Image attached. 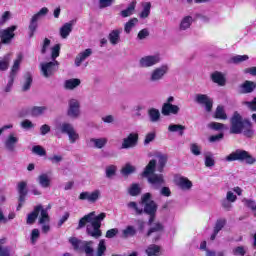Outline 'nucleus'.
<instances>
[{
  "label": "nucleus",
  "instance_id": "nucleus-48",
  "mask_svg": "<svg viewBox=\"0 0 256 256\" xmlns=\"http://www.w3.org/2000/svg\"><path fill=\"white\" fill-rule=\"evenodd\" d=\"M81 249H83L87 256H93V241H84Z\"/></svg>",
  "mask_w": 256,
  "mask_h": 256
},
{
  "label": "nucleus",
  "instance_id": "nucleus-16",
  "mask_svg": "<svg viewBox=\"0 0 256 256\" xmlns=\"http://www.w3.org/2000/svg\"><path fill=\"white\" fill-rule=\"evenodd\" d=\"M101 198V190L97 189L93 192H82L80 193L78 199L80 201H88V203H97L99 199Z\"/></svg>",
  "mask_w": 256,
  "mask_h": 256
},
{
  "label": "nucleus",
  "instance_id": "nucleus-12",
  "mask_svg": "<svg viewBox=\"0 0 256 256\" xmlns=\"http://www.w3.org/2000/svg\"><path fill=\"white\" fill-rule=\"evenodd\" d=\"M18 191V206L16 211H21V208L25 204V199H27V195H29V190L27 189V182L21 181L17 184Z\"/></svg>",
  "mask_w": 256,
  "mask_h": 256
},
{
  "label": "nucleus",
  "instance_id": "nucleus-10",
  "mask_svg": "<svg viewBox=\"0 0 256 256\" xmlns=\"http://www.w3.org/2000/svg\"><path fill=\"white\" fill-rule=\"evenodd\" d=\"M47 13H49V8L47 7H43L40 9L39 12H37L36 14H34L32 16V18L30 19V24L28 26L29 29V38L31 39L34 35H35V31H37V21H39V19H41V17H45V15H47Z\"/></svg>",
  "mask_w": 256,
  "mask_h": 256
},
{
  "label": "nucleus",
  "instance_id": "nucleus-33",
  "mask_svg": "<svg viewBox=\"0 0 256 256\" xmlns=\"http://www.w3.org/2000/svg\"><path fill=\"white\" fill-rule=\"evenodd\" d=\"M71 31H73V22L65 23L60 28V36L62 37V39H67V37H69V35L71 34Z\"/></svg>",
  "mask_w": 256,
  "mask_h": 256
},
{
  "label": "nucleus",
  "instance_id": "nucleus-54",
  "mask_svg": "<svg viewBox=\"0 0 256 256\" xmlns=\"http://www.w3.org/2000/svg\"><path fill=\"white\" fill-rule=\"evenodd\" d=\"M207 127L208 129H212V131H223V129H225V124L219 122H210Z\"/></svg>",
  "mask_w": 256,
  "mask_h": 256
},
{
  "label": "nucleus",
  "instance_id": "nucleus-59",
  "mask_svg": "<svg viewBox=\"0 0 256 256\" xmlns=\"http://www.w3.org/2000/svg\"><path fill=\"white\" fill-rule=\"evenodd\" d=\"M105 251H107V246L105 245V240H100L97 248V256H103Z\"/></svg>",
  "mask_w": 256,
  "mask_h": 256
},
{
  "label": "nucleus",
  "instance_id": "nucleus-28",
  "mask_svg": "<svg viewBox=\"0 0 256 256\" xmlns=\"http://www.w3.org/2000/svg\"><path fill=\"white\" fill-rule=\"evenodd\" d=\"M37 182L43 189H48V187H51V178H49L47 173L40 174L37 178Z\"/></svg>",
  "mask_w": 256,
  "mask_h": 256
},
{
  "label": "nucleus",
  "instance_id": "nucleus-43",
  "mask_svg": "<svg viewBox=\"0 0 256 256\" xmlns=\"http://www.w3.org/2000/svg\"><path fill=\"white\" fill-rule=\"evenodd\" d=\"M167 165V155H158V164L156 169L159 173H163V169Z\"/></svg>",
  "mask_w": 256,
  "mask_h": 256
},
{
  "label": "nucleus",
  "instance_id": "nucleus-2",
  "mask_svg": "<svg viewBox=\"0 0 256 256\" xmlns=\"http://www.w3.org/2000/svg\"><path fill=\"white\" fill-rule=\"evenodd\" d=\"M230 133L232 135H241L243 133L244 137L251 138L255 134L251 122L249 120H244L239 112H234L230 119Z\"/></svg>",
  "mask_w": 256,
  "mask_h": 256
},
{
  "label": "nucleus",
  "instance_id": "nucleus-40",
  "mask_svg": "<svg viewBox=\"0 0 256 256\" xmlns=\"http://www.w3.org/2000/svg\"><path fill=\"white\" fill-rule=\"evenodd\" d=\"M7 238L0 239V256H11V247L5 246Z\"/></svg>",
  "mask_w": 256,
  "mask_h": 256
},
{
  "label": "nucleus",
  "instance_id": "nucleus-24",
  "mask_svg": "<svg viewBox=\"0 0 256 256\" xmlns=\"http://www.w3.org/2000/svg\"><path fill=\"white\" fill-rule=\"evenodd\" d=\"M211 79L213 83H217V85H220V87H225V83H227L225 74L219 71H215L214 73H212Z\"/></svg>",
  "mask_w": 256,
  "mask_h": 256
},
{
  "label": "nucleus",
  "instance_id": "nucleus-9",
  "mask_svg": "<svg viewBox=\"0 0 256 256\" xmlns=\"http://www.w3.org/2000/svg\"><path fill=\"white\" fill-rule=\"evenodd\" d=\"M66 115L70 119H79L81 117V102L75 98L68 101V109Z\"/></svg>",
  "mask_w": 256,
  "mask_h": 256
},
{
  "label": "nucleus",
  "instance_id": "nucleus-60",
  "mask_svg": "<svg viewBox=\"0 0 256 256\" xmlns=\"http://www.w3.org/2000/svg\"><path fill=\"white\" fill-rule=\"evenodd\" d=\"M127 207H129V209H134L136 215H143V209L139 208L137 202H129Z\"/></svg>",
  "mask_w": 256,
  "mask_h": 256
},
{
  "label": "nucleus",
  "instance_id": "nucleus-34",
  "mask_svg": "<svg viewBox=\"0 0 256 256\" xmlns=\"http://www.w3.org/2000/svg\"><path fill=\"white\" fill-rule=\"evenodd\" d=\"M243 61H249L248 55H236L227 60L228 65H239Z\"/></svg>",
  "mask_w": 256,
  "mask_h": 256
},
{
  "label": "nucleus",
  "instance_id": "nucleus-21",
  "mask_svg": "<svg viewBox=\"0 0 256 256\" xmlns=\"http://www.w3.org/2000/svg\"><path fill=\"white\" fill-rule=\"evenodd\" d=\"M17 143H19V138L15 134H10L4 142L5 149L10 153H14Z\"/></svg>",
  "mask_w": 256,
  "mask_h": 256
},
{
  "label": "nucleus",
  "instance_id": "nucleus-39",
  "mask_svg": "<svg viewBox=\"0 0 256 256\" xmlns=\"http://www.w3.org/2000/svg\"><path fill=\"white\" fill-rule=\"evenodd\" d=\"M135 7H137V1L131 2L126 9L120 12L121 17H131L135 13Z\"/></svg>",
  "mask_w": 256,
  "mask_h": 256
},
{
  "label": "nucleus",
  "instance_id": "nucleus-30",
  "mask_svg": "<svg viewBox=\"0 0 256 256\" xmlns=\"http://www.w3.org/2000/svg\"><path fill=\"white\" fill-rule=\"evenodd\" d=\"M240 87H241L242 93L244 94L253 93V91H255L256 89V82H253L251 80H246L244 81L243 84H241Z\"/></svg>",
  "mask_w": 256,
  "mask_h": 256
},
{
  "label": "nucleus",
  "instance_id": "nucleus-20",
  "mask_svg": "<svg viewBox=\"0 0 256 256\" xmlns=\"http://www.w3.org/2000/svg\"><path fill=\"white\" fill-rule=\"evenodd\" d=\"M179 111H181L179 106L170 103H164L161 109V113L164 117H169V115H179Z\"/></svg>",
  "mask_w": 256,
  "mask_h": 256
},
{
  "label": "nucleus",
  "instance_id": "nucleus-38",
  "mask_svg": "<svg viewBox=\"0 0 256 256\" xmlns=\"http://www.w3.org/2000/svg\"><path fill=\"white\" fill-rule=\"evenodd\" d=\"M108 39L111 43V45H117L119 41H121V30L116 29L112 30L110 34L108 35Z\"/></svg>",
  "mask_w": 256,
  "mask_h": 256
},
{
  "label": "nucleus",
  "instance_id": "nucleus-52",
  "mask_svg": "<svg viewBox=\"0 0 256 256\" xmlns=\"http://www.w3.org/2000/svg\"><path fill=\"white\" fill-rule=\"evenodd\" d=\"M242 203H244L245 207H247L248 209H251V211L254 212V217H256V202H255V200L244 198L242 200Z\"/></svg>",
  "mask_w": 256,
  "mask_h": 256
},
{
  "label": "nucleus",
  "instance_id": "nucleus-42",
  "mask_svg": "<svg viewBox=\"0 0 256 256\" xmlns=\"http://www.w3.org/2000/svg\"><path fill=\"white\" fill-rule=\"evenodd\" d=\"M11 63V54H6L0 57V71H7Z\"/></svg>",
  "mask_w": 256,
  "mask_h": 256
},
{
  "label": "nucleus",
  "instance_id": "nucleus-61",
  "mask_svg": "<svg viewBox=\"0 0 256 256\" xmlns=\"http://www.w3.org/2000/svg\"><path fill=\"white\" fill-rule=\"evenodd\" d=\"M233 255L235 256H245L247 250H245L244 246H238L232 250Z\"/></svg>",
  "mask_w": 256,
  "mask_h": 256
},
{
  "label": "nucleus",
  "instance_id": "nucleus-31",
  "mask_svg": "<svg viewBox=\"0 0 256 256\" xmlns=\"http://www.w3.org/2000/svg\"><path fill=\"white\" fill-rule=\"evenodd\" d=\"M31 85H33V74L31 72H26L24 74V82L22 84V91L26 92L31 89Z\"/></svg>",
  "mask_w": 256,
  "mask_h": 256
},
{
  "label": "nucleus",
  "instance_id": "nucleus-29",
  "mask_svg": "<svg viewBox=\"0 0 256 256\" xmlns=\"http://www.w3.org/2000/svg\"><path fill=\"white\" fill-rule=\"evenodd\" d=\"M79 85H81V80L79 78L68 79L64 82V89L73 91V89H77Z\"/></svg>",
  "mask_w": 256,
  "mask_h": 256
},
{
  "label": "nucleus",
  "instance_id": "nucleus-5",
  "mask_svg": "<svg viewBox=\"0 0 256 256\" xmlns=\"http://www.w3.org/2000/svg\"><path fill=\"white\" fill-rule=\"evenodd\" d=\"M58 131L62 133V135H67L71 144L77 143L79 141V133L75 130L73 124L69 122H63L58 126Z\"/></svg>",
  "mask_w": 256,
  "mask_h": 256
},
{
  "label": "nucleus",
  "instance_id": "nucleus-36",
  "mask_svg": "<svg viewBox=\"0 0 256 256\" xmlns=\"http://www.w3.org/2000/svg\"><path fill=\"white\" fill-rule=\"evenodd\" d=\"M40 217L38 220L39 225H45V223H50L51 217L49 216V212H47V209L43 208V205H41L40 209Z\"/></svg>",
  "mask_w": 256,
  "mask_h": 256
},
{
  "label": "nucleus",
  "instance_id": "nucleus-27",
  "mask_svg": "<svg viewBox=\"0 0 256 256\" xmlns=\"http://www.w3.org/2000/svg\"><path fill=\"white\" fill-rule=\"evenodd\" d=\"M176 185L183 191H189L193 187V183L185 177H179L176 179Z\"/></svg>",
  "mask_w": 256,
  "mask_h": 256
},
{
  "label": "nucleus",
  "instance_id": "nucleus-8",
  "mask_svg": "<svg viewBox=\"0 0 256 256\" xmlns=\"http://www.w3.org/2000/svg\"><path fill=\"white\" fill-rule=\"evenodd\" d=\"M167 73H169V65L163 64L160 67H156L150 72V75H149L150 83H159V81H163Z\"/></svg>",
  "mask_w": 256,
  "mask_h": 256
},
{
  "label": "nucleus",
  "instance_id": "nucleus-64",
  "mask_svg": "<svg viewBox=\"0 0 256 256\" xmlns=\"http://www.w3.org/2000/svg\"><path fill=\"white\" fill-rule=\"evenodd\" d=\"M155 137H157V134H155V132H150L146 134L144 139V145H149V143H153V141H155Z\"/></svg>",
  "mask_w": 256,
  "mask_h": 256
},
{
  "label": "nucleus",
  "instance_id": "nucleus-23",
  "mask_svg": "<svg viewBox=\"0 0 256 256\" xmlns=\"http://www.w3.org/2000/svg\"><path fill=\"white\" fill-rule=\"evenodd\" d=\"M155 169H157V160L152 159L142 172V177L148 178L151 177V175H155Z\"/></svg>",
  "mask_w": 256,
  "mask_h": 256
},
{
  "label": "nucleus",
  "instance_id": "nucleus-25",
  "mask_svg": "<svg viewBox=\"0 0 256 256\" xmlns=\"http://www.w3.org/2000/svg\"><path fill=\"white\" fill-rule=\"evenodd\" d=\"M40 211H41V204L34 207L33 211L27 215V219H26L27 225H33V223L37 221Z\"/></svg>",
  "mask_w": 256,
  "mask_h": 256
},
{
  "label": "nucleus",
  "instance_id": "nucleus-26",
  "mask_svg": "<svg viewBox=\"0 0 256 256\" xmlns=\"http://www.w3.org/2000/svg\"><path fill=\"white\" fill-rule=\"evenodd\" d=\"M191 25H193V17L192 16H184L178 26L179 31H187V29H191Z\"/></svg>",
  "mask_w": 256,
  "mask_h": 256
},
{
  "label": "nucleus",
  "instance_id": "nucleus-62",
  "mask_svg": "<svg viewBox=\"0 0 256 256\" xmlns=\"http://www.w3.org/2000/svg\"><path fill=\"white\" fill-rule=\"evenodd\" d=\"M190 151L192 155H195L196 157L201 155V146H198L197 143L190 144Z\"/></svg>",
  "mask_w": 256,
  "mask_h": 256
},
{
  "label": "nucleus",
  "instance_id": "nucleus-49",
  "mask_svg": "<svg viewBox=\"0 0 256 256\" xmlns=\"http://www.w3.org/2000/svg\"><path fill=\"white\" fill-rule=\"evenodd\" d=\"M128 193L131 197H137L141 195V187L137 183H133L128 189Z\"/></svg>",
  "mask_w": 256,
  "mask_h": 256
},
{
  "label": "nucleus",
  "instance_id": "nucleus-19",
  "mask_svg": "<svg viewBox=\"0 0 256 256\" xmlns=\"http://www.w3.org/2000/svg\"><path fill=\"white\" fill-rule=\"evenodd\" d=\"M225 225H227L226 218H219L216 220L213 227V232L210 236V241H215V239H217V235H219V232L225 228Z\"/></svg>",
  "mask_w": 256,
  "mask_h": 256
},
{
  "label": "nucleus",
  "instance_id": "nucleus-17",
  "mask_svg": "<svg viewBox=\"0 0 256 256\" xmlns=\"http://www.w3.org/2000/svg\"><path fill=\"white\" fill-rule=\"evenodd\" d=\"M139 143V134L130 133L126 138L123 139L121 149H131L137 147Z\"/></svg>",
  "mask_w": 256,
  "mask_h": 256
},
{
  "label": "nucleus",
  "instance_id": "nucleus-53",
  "mask_svg": "<svg viewBox=\"0 0 256 256\" xmlns=\"http://www.w3.org/2000/svg\"><path fill=\"white\" fill-rule=\"evenodd\" d=\"M117 175V166L109 165L106 167V177L107 179H111Z\"/></svg>",
  "mask_w": 256,
  "mask_h": 256
},
{
  "label": "nucleus",
  "instance_id": "nucleus-4",
  "mask_svg": "<svg viewBox=\"0 0 256 256\" xmlns=\"http://www.w3.org/2000/svg\"><path fill=\"white\" fill-rule=\"evenodd\" d=\"M226 161H240L241 163L245 161L246 165H255L256 158L246 150L237 149L226 157Z\"/></svg>",
  "mask_w": 256,
  "mask_h": 256
},
{
  "label": "nucleus",
  "instance_id": "nucleus-22",
  "mask_svg": "<svg viewBox=\"0 0 256 256\" xmlns=\"http://www.w3.org/2000/svg\"><path fill=\"white\" fill-rule=\"evenodd\" d=\"M91 55H93V50L91 48H87L86 50L80 52L75 58V66L81 67V63H83L85 59H88V57H91Z\"/></svg>",
  "mask_w": 256,
  "mask_h": 256
},
{
  "label": "nucleus",
  "instance_id": "nucleus-37",
  "mask_svg": "<svg viewBox=\"0 0 256 256\" xmlns=\"http://www.w3.org/2000/svg\"><path fill=\"white\" fill-rule=\"evenodd\" d=\"M148 117L151 123H157L161 120V112L157 108H150L148 110Z\"/></svg>",
  "mask_w": 256,
  "mask_h": 256
},
{
  "label": "nucleus",
  "instance_id": "nucleus-55",
  "mask_svg": "<svg viewBox=\"0 0 256 256\" xmlns=\"http://www.w3.org/2000/svg\"><path fill=\"white\" fill-rule=\"evenodd\" d=\"M205 167H215V159H213V154L208 152L205 154Z\"/></svg>",
  "mask_w": 256,
  "mask_h": 256
},
{
  "label": "nucleus",
  "instance_id": "nucleus-1",
  "mask_svg": "<svg viewBox=\"0 0 256 256\" xmlns=\"http://www.w3.org/2000/svg\"><path fill=\"white\" fill-rule=\"evenodd\" d=\"M107 214L105 212L95 215V211H92L84 215L78 222L77 230L86 227V234L93 239H99L103 236L101 231V222L105 221Z\"/></svg>",
  "mask_w": 256,
  "mask_h": 256
},
{
  "label": "nucleus",
  "instance_id": "nucleus-35",
  "mask_svg": "<svg viewBox=\"0 0 256 256\" xmlns=\"http://www.w3.org/2000/svg\"><path fill=\"white\" fill-rule=\"evenodd\" d=\"M185 129V126L181 124H170L168 126L169 133H178L180 137H183V135H185Z\"/></svg>",
  "mask_w": 256,
  "mask_h": 256
},
{
  "label": "nucleus",
  "instance_id": "nucleus-11",
  "mask_svg": "<svg viewBox=\"0 0 256 256\" xmlns=\"http://www.w3.org/2000/svg\"><path fill=\"white\" fill-rule=\"evenodd\" d=\"M22 61H23V54H18L17 59L14 60L13 66L11 68L9 81L5 88L6 93H9L11 91V87H13V83L15 82V77L17 76V72L19 71V67Z\"/></svg>",
  "mask_w": 256,
  "mask_h": 256
},
{
  "label": "nucleus",
  "instance_id": "nucleus-47",
  "mask_svg": "<svg viewBox=\"0 0 256 256\" xmlns=\"http://www.w3.org/2000/svg\"><path fill=\"white\" fill-rule=\"evenodd\" d=\"M83 242L79 240L77 237H70L69 243L72 245L74 251H79L80 249H83Z\"/></svg>",
  "mask_w": 256,
  "mask_h": 256
},
{
  "label": "nucleus",
  "instance_id": "nucleus-58",
  "mask_svg": "<svg viewBox=\"0 0 256 256\" xmlns=\"http://www.w3.org/2000/svg\"><path fill=\"white\" fill-rule=\"evenodd\" d=\"M61 52V44H55L51 50V59L52 61H56L55 59L59 57V53Z\"/></svg>",
  "mask_w": 256,
  "mask_h": 256
},
{
  "label": "nucleus",
  "instance_id": "nucleus-41",
  "mask_svg": "<svg viewBox=\"0 0 256 256\" xmlns=\"http://www.w3.org/2000/svg\"><path fill=\"white\" fill-rule=\"evenodd\" d=\"M146 255L148 256H158L161 253V246L157 244H150L145 250Z\"/></svg>",
  "mask_w": 256,
  "mask_h": 256
},
{
  "label": "nucleus",
  "instance_id": "nucleus-45",
  "mask_svg": "<svg viewBox=\"0 0 256 256\" xmlns=\"http://www.w3.org/2000/svg\"><path fill=\"white\" fill-rule=\"evenodd\" d=\"M135 171H137V168L129 163L125 164V166L121 169V173L124 177H129V175H133Z\"/></svg>",
  "mask_w": 256,
  "mask_h": 256
},
{
  "label": "nucleus",
  "instance_id": "nucleus-46",
  "mask_svg": "<svg viewBox=\"0 0 256 256\" xmlns=\"http://www.w3.org/2000/svg\"><path fill=\"white\" fill-rule=\"evenodd\" d=\"M137 23H139V19L137 18H131L128 22H126L124 25L125 33L129 35V33H131V30L137 25Z\"/></svg>",
  "mask_w": 256,
  "mask_h": 256
},
{
  "label": "nucleus",
  "instance_id": "nucleus-32",
  "mask_svg": "<svg viewBox=\"0 0 256 256\" xmlns=\"http://www.w3.org/2000/svg\"><path fill=\"white\" fill-rule=\"evenodd\" d=\"M48 109L47 106H34L30 110V115L32 117H41L47 113Z\"/></svg>",
  "mask_w": 256,
  "mask_h": 256
},
{
  "label": "nucleus",
  "instance_id": "nucleus-51",
  "mask_svg": "<svg viewBox=\"0 0 256 256\" xmlns=\"http://www.w3.org/2000/svg\"><path fill=\"white\" fill-rule=\"evenodd\" d=\"M214 117L215 119H222L223 121H226L227 113H225V108L223 106H217Z\"/></svg>",
  "mask_w": 256,
  "mask_h": 256
},
{
  "label": "nucleus",
  "instance_id": "nucleus-3",
  "mask_svg": "<svg viewBox=\"0 0 256 256\" xmlns=\"http://www.w3.org/2000/svg\"><path fill=\"white\" fill-rule=\"evenodd\" d=\"M141 205H143V213L149 217L147 225H153L155 219H157V209H159V206L156 201L151 200V193H145L141 196Z\"/></svg>",
  "mask_w": 256,
  "mask_h": 256
},
{
  "label": "nucleus",
  "instance_id": "nucleus-56",
  "mask_svg": "<svg viewBox=\"0 0 256 256\" xmlns=\"http://www.w3.org/2000/svg\"><path fill=\"white\" fill-rule=\"evenodd\" d=\"M150 13H151V3L147 2L143 7L142 12L140 13L141 19H147V17H149Z\"/></svg>",
  "mask_w": 256,
  "mask_h": 256
},
{
  "label": "nucleus",
  "instance_id": "nucleus-6",
  "mask_svg": "<svg viewBox=\"0 0 256 256\" xmlns=\"http://www.w3.org/2000/svg\"><path fill=\"white\" fill-rule=\"evenodd\" d=\"M59 69V61L54 60L52 62H42L40 64V73L45 79L53 77Z\"/></svg>",
  "mask_w": 256,
  "mask_h": 256
},
{
  "label": "nucleus",
  "instance_id": "nucleus-57",
  "mask_svg": "<svg viewBox=\"0 0 256 256\" xmlns=\"http://www.w3.org/2000/svg\"><path fill=\"white\" fill-rule=\"evenodd\" d=\"M32 153H34V155H39L40 157H45V155H47V151L44 150L43 146H33L32 147Z\"/></svg>",
  "mask_w": 256,
  "mask_h": 256
},
{
  "label": "nucleus",
  "instance_id": "nucleus-44",
  "mask_svg": "<svg viewBox=\"0 0 256 256\" xmlns=\"http://www.w3.org/2000/svg\"><path fill=\"white\" fill-rule=\"evenodd\" d=\"M90 143H93L96 149H103L107 145V138H91Z\"/></svg>",
  "mask_w": 256,
  "mask_h": 256
},
{
  "label": "nucleus",
  "instance_id": "nucleus-14",
  "mask_svg": "<svg viewBox=\"0 0 256 256\" xmlns=\"http://www.w3.org/2000/svg\"><path fill=\"white\" fill-rule=\"evenodd\" d=\"M15 31H17V26L12 25L4 30H0V39L3 45H9L13 39H15Z\"/></svg>",
  "mask_w": 256,
  "mask_h": 256
},
{
  "label": "nucleus",
  "instance_id": "nucleus-15",
  "mask_svg": "<svg viewBox=\"0 0 256 256\" xmlns=\"http://www.w3.org/2000/svg\"><path fill=\"white\" fill-rule=\"evenodd\" d=\"M195 103L198 105H204L206 113L213 111V100L206 94H196L194 98Z\"/></svg>",
  "mask_w": 256,
  "mask_h": 256
},
{
  "label": "nucleus",
  "instance_id": "nucleus-18",
  "mask_svg": "<svg viewBox=\"0 0 256 256\" xmlns=\"http://www.w3.org/2000/svg\"><path fill=\"white\" fill-rule=\"evenodd\" d=\"M147 179L153 189H160L161 185H165V177L163 174H152L151 176H148Z\"/></svg>",
  "mask_w": 256,
  "mask_h": 256
},
{
  "label": "nucleus",
  "instance_id": "nucleus-7",
  "mask_svg": "<svg viewBox=\"0 0 256 256\" xmlns=\"http://www.w3.org/2000/svg\"><path fill=\"white\" fill-rule=\"evenodd\" d=\"M149 229L146 233V237H152V243H157L163 237V232L165 231V226L161 222H156L149 225Z\"/></svg>",
  "mask_w": 256,
  "mask_h": 256
},
{
  "label": "nucleus",
  "instance_id": "nucleus-50",
  "mask_svg": "<svg viewBox=\"0 0 256 256\" xmlns=\"http://www.w3.org/2000/svg\"><path fill=\"white\" fill-rule=\"evenodd\" d=\"M137 235V230H135L134 226H127L126 229L122 231L123 239H127L128 237H134Z\"/></svg>",
  "mask_w": 256,
  "mask_h": 256
},
{
  "label": "nucleus",
  "instance_id": "nucleus-63",
  "mask_svg": "<svg viewBox=\"0 0 256 256\" xmlns=\"http://www.w3.org/2000/svg\"><path fill=\"white\" fill-rule=\"evenodd\" d=\"M149 35H150L149 29L144 28L138 32L137 39H139V41H143L144 39H147Z\"/></svg>",
  "mask_w": 256,
  "mask_h": 256
},
{
  "label": "nucleus",
  "instance_id": "nucleus-13",
  "mask_svg": "<svg viewBox=\"0 0 256 256\" xmlns=\"http://www.w3.org/2000/svg\"><path fill=\"white\" fill-rule=\"evenodd\" d=\"M158 63H161V55H148L140 58L139 67L142 69H148L149 67H155Z\"/></svg>",
  "mask_w": 256,
  "mask_h": 256
}]
</instances>
